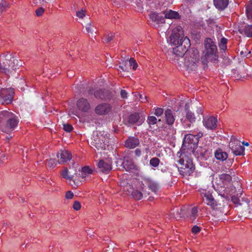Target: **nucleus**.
<instances>
[{
  "instance_id": "nucleus-1",
  "label": "nucleus",
  "mask_w": 252,
  "mask_h": 252,
  "mask_svg": "<svg viewBox=\"0 0 252 252\" xmlns=\"http://www.w3.org/2000/svg\"><path fill=\"white\" fill-rule=\"evenodd\" d=\"M19 119L12 112L3 110L0 112V129L6 133L11 132L18 126Z\"/></svg>"
},
{
  "instance_id": "nucleus-2",
  "label": "nucleus",
  "mask_w": 252,
  "mask_h": 252,
  "mask_svg": "<svg viewBox=\"0 0 252 252\" xmlns=\"http://www.w3.org/2000/svg\"><path fill=\"white\" fill-rule=\"evenodd\" d=\"M4 58L0 63V72L8 76L14 74L16 70L22 65L21 61H19L11 54H6Z\"/></svg>"
},
{
  "instance_id": "nucleus-3",
  "label": "nucleus",
  "mask_w": 252,
  "mask_h": 252,
  "mask_svg": "<svg viewBox=\"0 0 252 252\" xmlns=\"http://www.w3.org/2000/svg\"><path fill=\"white\" fill-rule=\"evenodd\" d=\"M178 162L181 164V167H178V171L181 175L189 176L192 173L194 166L190 157L186 155H181Z\"/></svg>"
},
{
  "instance_id": "nucleus-4",
  "label": "nucleus",
  "mask_w": 252,
  "mask_h": 252,
  "mask_svg": "<svg viewBox=\"0 0 252 252\" xmlns=\"http://www.w3.org/2000/svg\"><path fill=\"white\" fill-rule=\"evenodd\" d=\"M199 55L196 49H191L186 54L185 63L189 71L195 70L199 62Z\"/></svg>"
},
{
  "instance_id": "nucleus-5",
  "label": "nucleus",
  "mask_w": 252,
  "mask_h": 252,
  "mask_svg": "<svg viewBox=\"0 0 252 252\" xmlns=\"http://www.w3.org/2000/svg\"><path fill=\"white\" fill-rule=\"evenodd\" d=\"M205 50L204 53L206 58L215 63L218 60L217 47L215 43L210 38H207L204 41Z\"/></svg>"
},
{
  "instance_id": "nucleus-6",
  "label": "nucleus",
  "mask_w": 252,
  "mask_h": 252,
  "mask_svg": "<svg viewBox=\"0 0 252 252\" xmlns=\"http://www.w3.org/2000/svg\"><path fill=\"white\" fill-rule=\"evenodd\" d=\"M190 46V40L185 37L182 43L173 49V53L177 56L183 57L188 51V48Z\"/></svg>"
},
{
  "instance_id": "nucleus-7",
  "label": "nucleus",
  "mask_w": 252,
  "mask_h": 252,
  "mask_svg": "<svg viewBox=\"0 0 252 252\" xmlns=\"http://www.w3.org/2000/svg\"><path fill=\"white\" fill-rule=\"evenodd\" d=\"M142 185V186L141 187V190L142 192H144V195L145 196H147L149 193L148 192H146L145 190V187H148L149 189L155 193H157L159 188L158 184L150 178L144 179Z\"/></svg>"
},
{
  "instance_id": "nucleus-8",
  "label": "nucleus",
  "mask_w": 252,
  "mask_h": 252,
  "mask_svg": "<svg viewBox=\"0 0 252 252\" xmlns=\"http://www.w3.org/2000/svg\"><path fill=\"white\" fill-rule=\"evenodd\" d=\"M78 164L73 162L72 166H69V168L64 167L61 174L63 178L71 181L73 180L74 175L77 174L78 170Z\"/></svg>"
},
{
  "instance_id": "nucleus-9",
  "label": "nucleus",
  "mask_w": 252,
  "mask_h": 252,
  "mask_svg": "<svg viewBox=\"0 0 252 252\" xmlns=\"http://www.w3.org/2000/svg\"><path fill=\"white\" fill-rule=\"evenodd\" d=\"M229 146L232 152L235 156H241L244 154L245 148L241 145L240 141L236 139H231Z\"/></svg>"
},
{
  "instance_id": "nucleus-10",
  "label": "nucleus",
  "mask_w": 252,
  "mask_h": 252,
  "mask_svg": "<svg viewBox=\"0 0 252 252\" xmlns=\"http://www.w3.org/2000/svg\"><path fill=\"white\" fill-rule=\"evenodd\" d=\"M220 180L222 182V185H217L216 187H214V188L216 190L218 191L220 194L222 196L225 195V193L227 194L226 187L224 186L226 185V183L229 182L231 180V177L230 175L227 174H222L220 176Z\"/></svg>"
},
{
  "instance_id": "nucleus-11",
  "label": "nucleus",
  "mask_w": 252,
  "mask_h": 252,
  "mask_svg": "<svg viewBox=\"0 0 252 252\" xmlns=\"http://www.w3.org/2000/svg\"><path fill=\"white\" fill-rule=\"evenodd\" d=\"M201 195L205 203L210 206L213 210L217 209V202L209 191L203 190L201 192Z\"/></svg>"
},
{
  "instance_id": "nucleus-12",
  "label": "nucleus",
  "mask_w": 252,
  "mask_h": 252,
  "mask_svg": "<svg viewBox=\"0 0 252 252\" xmlns=\"http://www.w3.org/2000/svg\"><path fill=\"white\" fill-rule=\"evenodd\" d=\"M1 96L2 97V104H9L12 102L13 94H14V89L10 88H1Z\"/></svg>"
},
{
  "instance_id": "nucleus-13",
  "label": "nucleus",
  "mask_w": 252,
  "mask_h": 252,
  "mask_svg": "<svg viewBox=\"0 0 252 252\" xmlns=\"http://www.w3.org/2000/svg\"><path fill=\"white\" fill-rule=\"evenodd\" d=\"M241 210L244 215L247 217H252V199L247 198L241 203Z\"/></svg>"
},
{
  "instance_id": "nucleus-14",
  "label": "nucleus",
  "mask_w": 252,
  "mask_h": 252,
  "mask_svg": "<svg viewBox=\"0 0 252 252\" xmlns=\"http://www.w3.org/2000/svg\"><path fill=\"white\" fill-rule=\"evenodd\" d=\"M112 107L107 103H102L98 104L94 109L96 114L99 115H105L108 114L111 111Z\"/></svg>"
},
{
  "instance_id": "nucleus-15",
  "label": "nucleus",
  "mask_w": 252,
  "mask_h": 252,
  "mask_svg": "<svg viewBox=\"0 0 252 252\" xmlns=\"http://www.w3.org/2000/svg\"><path fill=\"white\" fill-rule=\"evenodd\" d=\"M198 143V140L197 139L195 135L188 134L185 136L183 144L185 146H189L191 149H194Z\"/></svg>"
},
{
  "instance_id": "nucleus-16",
  "label": "nucleus",
  "mask_w": 252,
  "mask_h": 252,
  "mask_svg": "<svg viewBox=\"0 0 252 252\" xmlns=\"http://www.w3.org/2000/svg\"><path fill=\"white\" fill-rule=\"evenodd\" d=\"M76 106L79 110L84 113L89 112L91 108L89 101L83 97L79 98L77 101Z\"/></svg>"
},
{
  "instance_id": "nucleus-17",
  "label": "nucleus",
  "mask_w": 252,
  "mask_h": 252,
  "mask_svg": "<svg viewBox=\"0 0 252 252\" xmlns=\"http://www.w3.org/2000/svg\"><path fill=\"white\" fill-rule=\"evenodd\" d=\"M103 135L100 132L97 134L93 135V139L91 142V145L94 146L97 149H102L104 148V144L103 140Z\"/></svg>"
},
{
  "instance_id": "nucleus-18",
  "label": "nucleus",
  "mask_w": 252,
  "mask_h": 252,
  "mask_svg": "<svg viewBox=\"0 0 252 252\" xmlns=\"http://www.w3.org/2000/svg\"><path fill=\"white\" fill-rule=\"evenodd\" d=\"M57 157L58 158V162L59 164H63L71 160L72 155L70 152L66 150H62L57 154Z\"/></svg>"
},
{
  "instance_id": "nucleus-19",
  "label": "nucleus",
  "mask_w": 252,
  "mask_h": 252,
  "mask_svg": "<svg viewBox=\"0 0 252 252\" xmlns=\"http://www.w3.org/2000/svg\"><path fill=\"white\" fill-rule=\"evenodd\" d=\"M149 17L152 22L154 23L153 26L155 28L158 27L160 24L165 22L164 18L155 12H151Z\"/></svg>"
},
{
  "instance_id": "nucleus-20",
  "label": "nucleus",
  "mask_w": 252,
  "mask_h": 252,
  "mask_svg": "<svg viewBox=\"0 0 252 252\" xmlns=\"http://www.w3.org/2000/svg\"><path fill=\"white\" fill-rule=\"evenodd\" d=\"M217 119L214 117H205L203 120L204 126L208 129H213L217 127Z\"/></svg>"
},
{
  "instance_id": "nucleus-21",
  "label": "nucleus",
  "mask_w": 252,
  "mask_h": 252,
  "mask_svg": "<svg viewBox=\"0 0 252 252\" xmlns=\"http://www.w3.org/2000/svg\"><path fill=\"white\" fill-rule=\"evenodd\" d=\"M125 146L128 149H134L138 146L139 144V140L138 138L134 136L129 137L125 141Z\"/></svg>"
},
{
  "instance_id": "nucleus-22",
  "label": "nucleus",
  "mask_w": 252,
  "mask_h": 252,
  "mask_svg": "<svg viewBox=\"0 0 252 252\" xmlns=\"http://www.w3.org/2000/svg\"><path fill=\"white\" fill-rule=\"evenodd\" d=\"M97 167L99 171L106 174L112 169L111 164L108 162H105L103 160H99L97 163Z\"/></svg>"
},
{
  "instance_id": "nucleus-23",
  "label": "nucleus",
  "mask_w": 252,
  "mask_h": 252,
  "mask_svg": "<svg viewBox=\"0 0 252 252\" xmlns=\"http://www.w3.org/2000/svg\"><path fill=\"white\" fill-rule=\"evenodd\" d=\"M182 38L183 37L181 36L180 33H175V31H174L170 36V43L172 45H179L182 42Z\"/></svg>"
},
{
  "instance_id": "nucleus-24",
  "label": "nucleus",
  "mask_w": 252,
  "mask_h": 252,
  "mask_svg": "<svg viewBox=\"0 0 252 252\" xmlns=\"http://www.w3.org/2000/svg\"><path fill=\"white\" fill-rule=\"evenodd\" d=\"M166 123L168 125H172L175 121L173 112L170 109H167L164 112Z\"/></svg>"
},
{
  "instance_id": "nucleus-25",
  "label": "nucleus",
  "mask_w": 252,
  "mask_h": 252,
  "mask_svg": "<svg viewBox=\"0 0 252 252\" xmlns=\"http://www.w3.org/2000/svg\"><path fill=\"white\" fill-rule=\"evenodd\" d=\"M215 6L219 10H224L228 4V0H214Z\"/></svg>"
},
{
  "instance_id": "nucleus-26",
  "label": "nucleus",
  "mask_w": 252,
  "mask_h": 252,
  "mask_svg": "<svg viewBox=\"0 0 252 252\" xmlns=\"http://www.w3.org/2000/svg\"><path fill=\"white\" fill-rule=\"evenodd\" d=\"M122 167L126 171H131L135 168L136 165L131 160L128 159H125L122 163Z\"/></svg>"
},
{
  "instance_id": "nucleus-27",
  "label": "nucleus",
  "mask_w": 252,
  "mask_h": 252,
  "mask_svg": "<svg viewBox=\"0 0 252 252\" xmlns=\"http://www.w3.org/2000/svg\"><path fill=\"white\" fill-rule=\"evenodd\" d=\"M239 31L241 33L249 37H252V25H246L243 28H240Z\"/></svg>"
},
{
  "instance_id": "nucleus-28",
  "label": "nucleus",
  "mask_w": 252,
  "mask_h": 252,
  "mask_svg": "<svg viewBox=\"0 0 252 252\" xmlns=\"http://www.w3.org/2000/svg\"><path fill=\"white\" fill-rule=\"evenodd\" d=\"M215 156L217 159L223 161L226 159L227 154L225 152H223L221 149H219L215 152Z\"/></svg>"
},
{
  "instance_id": "nucleus-29",
  "label": "nucleus",
  "mask_w": 252,
  "mask_h": 252,
  "mask_svg": "<svg viewBox=\"0 0 252 252\" xmlns=\"http://www.w3.org/2000/svg\"><path fill=\"white\" fill-rule=\"evenodd\" d=\"M185 110L186 111V119L191 123L194 122L195 121L194 114L189 110L187 104L185 105Z\"/></svg>"
},
{
  "instance_id": "nucleus-30",
  "label": "nucleus",
  "mask_w": 252,
  "mask_h": 252,
  "mask_svg": "<svg viewBox=\"0 0 252 252\" xmlns=\"http://www.w3.org/2000/svg\"><path fill=\"white\" fill-rule=\"evenodd\" d=\"M165 18L179 19L180 16L177 12L170 10L169 11H166L165 13L164 19Z\"/></svg>"
},
{
  "instance_id": "nucleus-31",
  "label": "nucleus",
  "mask_w": 252,
  "mask_h": 252,
  "mask_svg": "<svg viewBox=\"0 0 252 252\" xmlns=\"http://www.w3.org/2000/svg\"><path fill=\"white\" fill-rule=\"evenodd\" d=\"M139 118V114L138 113H134L129 115L128 118L127 122L130 124H134L138 122Z\"/></svg>"
},
{
  "instance_id": "nucleus-32",
  "label": "nucleus",
  "mask_w": 252,
  "mask_h": 252,
  "mask_svg": "<svg viewBox=\"0 0 252 252\" xmlns=\"http://www.w3.org/2000/svg\"><path fill=\"white\" fill-rule=\"evenodd\" d=\"M144 192H142L137 189H134L131 192V196L134 199L140 200L143 198V195H144Z\"/></svg>"
},
{
  "instance_id": "nucleus-33",
  "label": "nucleus",
  "mask_w": 252,
  "mask_h": 252,
  "mask_svg": "<svg viewBox=\"0 0 252 252\" xmlns=\"http://www.w3.org/2000/svg\"><path fill=\"white\" fill-rule=\"evenodd\" d=\"M246 13L249 19H252V0L246 5Z\"/></svg>"
},
{
  "instance_id": "nucleus-34",
  "label": "nucleus",
  "mask_w": 252,
  "mask_h": 252,
  "mask_svg": "<svg viewBox=\"0 0 252 252\" xmlns=\"http://www.w3.org/2000/svg\"><path fill=\"white\" fill-rule=\"evenodd\" d=\"M93 170L89 166H84L82 168L81 176L82 178H85L87 175L93 174Z\"/></svg>"
},
{
  "instance_id": "nucleus-35",
  "label": "nucleus",
  "mask_w": 252,
  "mask_h": 252,
  "mask_svg": "<svg viewBox=\"0 0 252 252\" xmlns=\"http://www.w3.org/2000/svg\"><path fill=\"white\" fill-rule=\"evenodd\" d=\"M103 95L101 96V99L104 100H110L113 97V94L109 90H103Z\"/></svg>"
},
{
  "instance_id": "nucleus-36",
  "label": "nucleus",
  "mask_w": 252,
  "mask_h": 252,
  "mask_svg": "<svg viewBox=\"0 0 252 252\" xmlns=\"http://www.w3.org/2000/svg\"><path fill=\"white\" fill-rule=\"evenodd\" d=\"M227 41V39L226 38H225V37H222L221 38L220 43H219V47L220 50L224 51L226 49Z\"/></svg>"
},
{
  "instance_id": "nucleus-37",
  "label": "nucleus",
  "mask_w": 252,
  "mask_h": 252,
  "mask_svg": "<svg viewBox=\"0 0 252 252\" xmlns=\"http://www.w3.org/2000/svg\"><path fill=\"white\" fill-rule=\"evenodd\" d=\"M246 198L247 197H241V198H239L235 196H233L231 200L234 204H239L241 207V203L242 202V201H245V199H246Z\"/></svg>"
},
{
  "instance_id": "nucleus-38",
  "label": "nucleus",
  "mask_w": 252,
  "mask_h": 252,
  "mask_svg": "<svg viewBox=\"0 0 252 252\" xmlns=\"http://www.w3.org/2000/svg\"><path fill=\"white\" fill-rule=\"evenodd\" d=\"M160 160L156 157L153 158L150 160V165L154 167H157L159 165Z\"/></svg>"
},
{
  "instance_id": "nucleus-39",
  "label": "nucleus",
  "mask_w": 252,
  "mask_h": 252,
  "mask_svg": "<svg viewBox=\"0 0 252 252\" xmlns=\"http://www.w3.org/2000/svg\"><path fill=\"white\" fill-rule=\"evenodd\" d=\"M198 208L196 207L192 208L190 218L192 220H194L198 215Z\"/></svg>"
},
{
  "instance_id": "nucleus-40",
  "label": "nucleus",
  "mask_w": 252,
  "mask_h": 252,
  "mask_svg": "<svg viewBox=\"0 0 252 252\" xmlns=\"http://www.w3.org/2000/svg\"><path fill=\"white\" fill-rule=\"evenodd\" d=\"M152 114H154L157 117L161 116L163 114V109L161 108H155L153 109Z\"/></svg>"
},
{
  "instance_id": "nucleus-41",
  "label": "nucleus",
  "mask_w": 252,
  "mask_h": 252,
  "mask_svg": "<svg viewBox=\"0 0 252 252\" xmlns=\"http://www.w3.org/2000/svg\"><path fill=\"white\" fill-rule=\"evenodd\" d=\"M147 122L149 125H153L157 124V119L156 117H155L154 116H149L147 118Z\"/></svg>"
},
{
  "instance_id": "nucleus-42",
  "label": "nucleus",
  "mask_w": 252,
  "mask_h": 252,
  "mask_svg": "<svg viewBox=\"0 0 252 252\" xmlns=\"http://www.w3.org/2000/svg\"><path fill=\"white\" fill-rule=\"evenodd\" d=\"M46 164L47 166L50 168H54L57 165V162L55 159L50 158L49 160H48Z\"/></svg>"
},
{
  "instance_id": "nucleus-43",
  "label": "nucleus",
  "mask_w": 252,
  "mask_h": 252,
  "mask_svg": "<svg viewBox=\"0 0 252 252\" xmlns=\"http://www.w3.org/2000/svg\"><path fill=\"white\" fill-rule=\"evenodd\" d=\"M129 66H132L133 70H136L137 67V64L133 58H130L128 61Z\"/></svg>"
},
{
  "instance_id": "nucleus-44",
  "label": "nucleus",
  "mask_w": 252,
  "mask_h": 252,
  "mask_svg": "<svg viewBox=\"0 0 252 252\" xmlns=\"http://www.w3.org/2000/svg\"><path fill=\"white\" fill-rule=\"evenodd\" d=\"M63 129L64 131L69 132L72 130L73 127L69 124H63Z\"/></svg>"
},
{
  "instance_id": "nucleus-45",
  "label": "nucleus",
  "mask_w": 252,
  "mask_h": 252,
  "mask_svg": "<svg viewBox=\"0 0 252 252\" xmlns=\"http://www.w3.org/2000/svg\"><path fill=\"white\" fill-rule=\"evenodd\" d=\"M94 95L95 98L101 99V96L103 95V90H99L95 91L94 93Z\"/></svg>"
},
{
  "instance_id": "nucleus-46",
  "label": "nucleus",
  "mask_w": 252,
  "mask_h": 252,
  "mask_svg": "<svg viewBox=\"0 0 252 252\" xmlns=\"http://www.w3.org/2000/svg\"><path fill=\"white\" fill-rule=\"evenodd\" d=\"M127 63L126 62L123 63L119 65V68L123 71H128Z\"/></svg>"
},
{
  "instance_id": "nucleus-47",
  "label": "nucleus",
  "mask_w": 252,
  "mask_h": 252,
  "mask_svg": "<svg viewBox=\"0 0 252 252\" xmlns=\"http://www.w3.org/2000/svg\"><path fill=\"white\" fill-rule=\"evenodd\" d=\"M201 228L197 225H194L192 229H191V232L192 233L196 234L198 233L201 231Z\"/></svg>"
},
{
  "instance_id": "nucleus-48",
  "label": "nucleus",
  "mask_w": 252,
  "mask_h": 252,
  "mask_svg": "<svg viewBox=\"0 0 252 252\" xmlns=\"http://www.w3.org/2000/svg\"><path fill=\"white\" fill-rule=\"evenodd\" d=\"M7 2L4 0H0V11H3V9L7 6Z\"/></svg>"
},
{
  "instance_id": "nucleus-49",
  "label": "nucleus",
  "mask_w": 252,
  "mask_h": 252,
  "mask_svg": "<svg viewBox=\"0 0 252 252\" xmlns=\"http://www.w3.org/2000/svg\"><path fill=\"white\" fill-rule=\"evenodd\" d=\"M76 16L79 18L82 19L85 16V11L83 9L76 12Z\"/></svg>"
},
{
  "instance_id": "nucleus-50",
  "label": "nucleus",
  "mask_w": 252,
  "mask_h": 252,
  "mask_svg": "<svg viewBox=\"0 0 252 252\" xmlns=\"http://www.w3.org/2000/svg\"><path fill=\"white\" fill-rule=\"evenodd\" d=\"M44 12V9L42 7L37 9L35 11L36 15L38 17L41 16Z\"/></svg>"
},
{
  "instance_id": "nucleus-51",
  "label": "nucleus",
  "mask_w": 252,
  "mask_h": 252,
  "mask_svg": "<svg viewBox=\"0 0 252 252\" xmlns=\"http://www.w3.org/2000/svg\"><path fill=\"white\" fill-rule=\"evenodd\" d=\"M73 208L76 211L80 210L81 208L80 203L78 201H75L73 203Z\"/></svg>"
},
{
  "instance_id": "nucleus-52",
  "label": "nucleus",
  "mask_w": 252,
  "mask_h": 252,
  "mask_svg": "<svg viewBox=\"0 0 252 252\" xmlns=\"http://www.w3.org/2000/svg\"><path fill=\"white\" fill-rule=\"evenodd\" d=\"M114 38V35H113L112 34H108V35H107V36L106 37V38L105 39V41L106 42H109L111 41H112Z\"/></svg>"
},
{
  "instance_id": "nucleus-53",
  "label": "nucleus",
  "mask_w": 252,
  "mask_h": 252,
  "mask_svg": "<svg viewBox=\"0 0 252 252\" xmlns=\"http://www.w3.org/2000/svg\"><path fill=\"white\" fill-rule=\"evenodd\" d=\"M92 25L91 23H88L86 26V29L88 32H93Z\"/></svg>"
},
{
  "instance_id": "nucleus-54",
  "label": "nucleus",
  "mask_w": 252,
  "mask_h": 252,
  "mask_svg": "<svg viewBox=\"0 0 252 252\" xmlns=\"http://www.w3.org/2000/svg\"><path fill=\"white\" fill-rule=\"evenodd\" d=\"M74 196L73 193L71 191H68L65 194V197L67 199H71Z\"/></svg>"
},
{
  "instance_id": "nucleus-55",
  "label": "nucleus",
  "mask_w": 252,
  "mask_h": 252,
  "mask_svg": "<svg viewBox=\"0 0 252 252\" xmlns=\"http://www.w3.org/2000/svg\"><path fill=\"white\" fill-rule=\"evenodd\" d=\"M103 140L102 141L104 142V148L102 149V150H105L106 149V146H108V141L109 139L107 137L103 135Z\"/></svg>"
},
{
  "instance_id": "nucleus-56",
  "label": "nucleus",
  "mask_w": 252,
  "mask_h": 252,
  "mask_svg": "<svg viewBox=\"0 0 252 252\" xmlns=\"http://www.w3.org/2000/svg\"><path fill=\"white\" fill-rule=\"evenodd\" d=\"M134 152L135 156L137 157H140L142 155V151L139 148H137Z\"/></svg>"
},
{
  "instance_id": "nucleus-57",
  "label": "nucleus",
  "mask_w": 252,
  "mask_h": 252,
  "mask_svg": "<svg viewBox=\"0 0 252 252\" xmlns=\"http://www.w3.org/2000/svg\"><path fill=\"white\" fill-rule=\"evenodd\" d=\"M121 96L123 98H126L127 97V93L124 90L121 91Z\"/></svg>"
},
{
  "instance_id": "nucleus-58",
  "label": "nucleus",
  "mask_w": 252,
  "mask_h": 252,
  "mask_svg": "<svg viewBox=\"0 0 252 252\" xmlns=\"http://www.w3.org/2000/svg\"><path fill=\"white\" fill-rule=\"evenodd\" d=\"M140 100L142 102H146L148 101L147 97L146 95H143L142 94H139Z\"/></svg>"
},
{
  "instance_id": "nucleus-59",
  "label": "nucleus",
  "mask_w": 252,
  "mask_h": 252,
  "mask_svg": "<svg viewBox=\"0 0 252 252\" xmlns=\"http://www.w3.org/2000/svg\"><path fill=\"white\" fill-rule=\"evenodd\" d=\"M48 0H34V3H39L41 5H43L45 3H47Z\"/></svg>"
},
{
  "instance_id": "nucleus-60",
  "label": "nucleus",
  "mask_w": 252,
  "mask_h": 252,
  "mask_svg": "<svg viewBox=\"0 0 252 252\" xmlns=\"http://www.w3.org/2000/svg\"><path fill=\"white\" fill-rule=\"evenodd\" d=\"M175 31V33H180L181 34V36L182 35V28L181 27H178L174 29L172 32Z\"/></svg>"
},
{
  "instance_id": "nucleus-61",
  "label": "nucleus",
  "mask_w": 252,
  "mask_h": 252,
  "mask_svg": "<svg viewBox=\"0 0 252 252\" xmlns=\"http://www.w3.org/2000/svg\"><path fill=\"white\" fill-rule=\"evenodd\" d=\"M209 59V58H206L205 56L204 55V58H201V62L202 63L204 64V65H205V64H207V59Z\"/></svg>"
},
{
  "instance_id": "nucleus-62",
  "label": "nucleus",
  "mask_w": 252,
  "mask_h": 252,
  "mask_svg": "<svg viewBox=\"0 0 252 252\" xmlns=\"http://www.w3.org/2000/svg\"><path fill=\"white\" fill-rule=\"evenodd\" d=\"M203 136V133L201 132H198L196 135H195V136L197 138V140H199V139L201 138Z\"/></svg>"
},
{
  "instance_id": "nucleus-63",
  "label": "nucleus",
  "mask_w": 252,
  "mask_h": 252,
  "mask_svg": "<svg viewBox=\"0 0 252 252\" xmlns=\"http://www.w3.org/2000/svg\"><path fill=\"white\" fill-rule=\"evenodd\" d=\"M197 113L198 114V115L202 114V110L201 107L198 108L197 110Z\"/></svg>"
},
{
  "instance_id": "nucleus-64",
  "label": "nucleus",
  "mask_w": 252,
  "mask_h": 252,
  "mask_svg": "<svg viewBox=\"0 0 252 252\" xmlns=\"http://www.w3.org/2000/svg\"><path fill=\"white\" fill-rule=\"evenodd\" d=\"M243 145H245V146H249V143H248V142H246V143H245V142H243Z\"/></svg>"
}]
</instances>
